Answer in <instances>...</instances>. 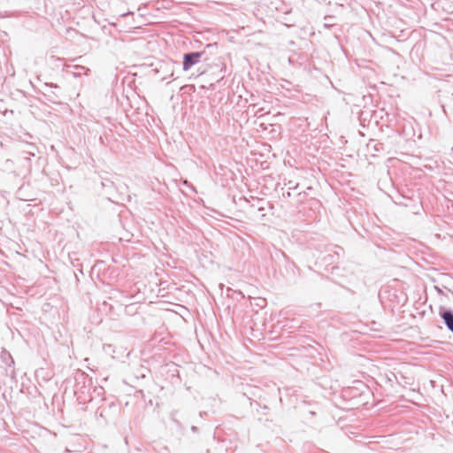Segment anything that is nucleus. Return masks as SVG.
Here are the masks:
<instances>
[{"label":"nucleus","instance_id":"ddd939ff","mask_svg":"<svg viewBox=\"0 0 453 453\" xmlns=\"http://www.w3.org/2000/svg\"><path fill=\"white\" fill-rule=\"evenodd\" d=\"M190 429H191V431H192L193 433H197V432H198V428H197V426H192Z\"/></svg>","mask_w":453,"mask_h":453},{"label":"nucleus","instance_id":"f03ea898","mask_svg":"<svg viewBox=\"0 0 453 453\" xmlns=\"http://www.w3.org/2000/svg\"><path fill=\"white\" fill-rule=\"evenodd\" d=\"M340 251L343 253V250L339 246L330 245L326 247L325 252L318 258V265L331 274L338 275V271L340 270L338 264L341 258Z\"/></svg>","mask_w":453,"mask_h":453},{"label":"nucleus","instance_id":"f8f14e48","mask_svg":"<svg viewBox=\"0 0 453 453\" xmlns=\"http://www.w3.org/2000/svg\"><path fill=\"white\" fill-rule=\"evenodd\" d=\"M74 69L78 70V71H88V69H87L86 67L82 66V65H74L73 66Z\"/></svg>","mask_w":453,"mask_h":453},{"label":"nucleus","instance_id":"9b49d317","mask_svg":"<svg viewBox=\"0 0 453 453\" xmlns=\"http://www.w3.org/2000/svg\"><path fill=\"white\" fill-rule=\"evenodd\" d=\"M104 409H102L101 407H99L96 411V418L98 419L99 418H102L104 419Z\"/></svg>","mask_w":453,"mask_h":453},{"label":"nucleus","instance_id":"20e7f679","mask_svg":"<svg viewBox=\"0 0 453 453\" xmlns=\"http://www.w3.org/2000/svg\"><path fill=\"white\" fill-rule=\"evenodd\" d=\"M439 314L447 328L453 334V311L441 306Z\"/></svg>","mask_w":453,"mask_h":453},{"label":"nucleus","instance_id":"f257e3e1","mask_svg":"<svg viewBox=\"0 0 453 453\" xmlns=\"http://www.w3.org/2000/svg\"><path fill=\"white\" fill-rule=\"evenodd\" d=\"M102 387H93L92 379L87 373L78 371L74 375L73 394L80 404H85L93 401V393L97 395L103 394Z\"/></svg>","mask_w":453,"mask_h":453},{"label":"nucleus","instance_id":"423d86ee","mask_svg":"<svg viewBox=\"0 0 453 453\" xmlns=\"http://www.w3.org/2000/svg\"><path fill=\"white\" fill-rule=\"evenodd\" d=\"M101 188L104 190L106 196H112L116 191L115 183L112 180L108 178H101Z\"/></svg>","mask_w":453,"mask_h":453},{"label":"nucleus","instance_id":"9d476101","mask_svg":"<svg viewBox=\"0 0 453 453\" xmlns=\"http://www.w3.org/2000/svg\"><path fill=\"white\" fill-rule=\"evenodd\" d=\"M298 186H299V185H298L297 183H296V184H294V183H293V181H289V182H288V189H289V190L287 192V196H291V192H290V190H292V189H297V188H298Z\"/></svg>","mask_w":453,"mask_h":453},{"label":"nucleus","instance_id":"0eeeda50","mask_svg":"<svg viewBox=\"0 0 453 453\" xmlns=\"http://www.w3.org/2000/svg\"><path fill=\"white\" fill-rule=\"evenodd\" d=\"M443 112L449 119V116H453V93L448 97L447 102L442 105Z\"/></svg>","mask_w":453,"mask_h":453},{"label":"nucleus","instance_id":"39448f33","mask_svg":"<svg viewBox=\"0 0 453 453\" xmlns=\"http://www.w3.org/2000/svg\"><path fill=\"white\" fill-rule=\"evenodd\" d=\"M43 88L46 91V92H43V95L48 97L49 101H50L52 103H55L57 101V99L59 98V96L57 94V92L51 90L52 88H55V89H58L59 88V87L57 84H54V83H44L43 84Z\"/></svg>","mask_w":453,"mask_h":453},{"label":"nucleus","instance_id":"6e6552de","mask_svg":"<svg viewBox=\"0 0 453 453\" xmlns=\"http://www.w3.org/2000/svg\"><path fill=\"white\" fill-rule=\"evenodd\" d=\"M272 258L278 263L288 261L286 254L280 250H276L275 252L272 254Z\"/></svg>","mask_w":453,"mask_h":453},{"label":"nucleus","instance_id":"4468645a","mask_svg":"<svg viewBox=\"0 0 453 453\" xmlns=\"http://www.w3.org/2000/svg\"><path fill=\"white\" fill-rule=\"evenodd\" d=\"M8 359H9V360H10V362H11V363L8 365L9 366H11L12 364H14V361H13L12 357L10 355H8Z\"/></svg>","mask_w":453,"mask_h":453},{"label":"nucleus","instance_id":"7ed1b4c3","mask_svg":"<svg viewBox=\"0 0 453 453\" xmlns=\"http://www.w3.org/2000/svg\"><path fill=\"white\" fill-rule=\"evenodd\" d=\"M204 51H192L187 52L183 55L182 69L183 71L189 70L192 66L196 65L200 58L204 55Z\"/></svg>","mask_w":453,"mask_h":453},{"label":"nucleus","instance_id":"1a4fd4ad","mask_svg":"<svg viewBox=\"0 0 453 453\" xmlns=\"http://www.w3.org/2000/svg\"><path fill=\"white\" fill-rule=\"evenodd\" d=\"M98 310L104 313L105 315H110L112 313L113 306L110 304L108 302L104 301L102 303L99 304Z\"/></svg>","mask_w":453,"mask_h":453}]
</instances>
